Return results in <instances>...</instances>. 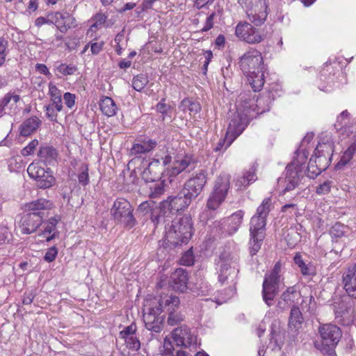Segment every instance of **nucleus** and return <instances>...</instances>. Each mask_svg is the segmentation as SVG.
<instances>
[{"instance_id": "nucleus-1", "label": "nucleus", "mask_w": 356, "mask_h": 356, "mask_svg": "<svg viewBox=\"0 0 356 356\" xmlns=\"http://www.w3.org/2000/svg\"><path fill=\"white\" fill-rule=\"evenodd\" d=\"M242 72L254 92L259 91L264 84V65L261 54L252 49L245 53L239 60Z\"/></svg>"}, {"instance_id": "nucleus-2", "label": "nucleus", "mask_w": 356, "mask_h": 356, "mask_svg": "<svg viewBox=\"0 0 356 356\" xmlns=\"http://www.w3.org/2000/svg\"><path fill=\"white\" fill-rule=\"evenodd\" d=\"M270 207L271 198H265L258 207L256 213L250 220V241L249 243V249L252 256L258 252L265 238L266 218L270 211Z\"/></svg>"}, {"instance_id": "nucleus-3", "label": "nucleus", "mask_w": 356, "mask_h": 356, "mask_svg": "<svg viewBox=\"0 0 356 356\" xmlns=\"http://www.w3.org/2000/svg\"><path fill=\"white\" fill-rule=\"evenodd\" d=\"M166 218L165 225V242L173 246L186 244L192 236L193 224L191 218L184 216L179 219L171 220Z\"/></svg>"}, {"instance_id": "nucleus-4", "label": "nucleus", "mask_w": 356, "mask_h": 356, "mask_svg": "<svg viewBox=\"0 0 356 356\" xmlns=\"http://www.w3.org/2000/svg\"><path fill=\"white\" fill-rule=\"evenodd\" d=\"M305 158L306 156L304 154L302 161L294 159L286 167L285 179L286 186L283 191L284 193L293 190L302 182L305 175V171L302 166V162ZM321 172V170L318 169L317 165L314 163L313 157H311L307 168L306 175L310 179H314Z\"/></svg>"}, {"instance_id": "nucleus-5", "label": "nucleus", "mask_w": 356, "mask_h": 356, "mask_svg": "<svg viewBox=\"0 0 356 356\" xmlns=\"http://www.w3.org/2000/svg\"><path fill=\"white\" fill-rule=\"evenodd\" d=\"M237 103L236 112L230 115V121L227 130V139L228 140L227 147L229 146L243 133L250 119L253 118L250 106H252L254 102L250 106L241 104L239 100Z\"/></svg>"}, {"instance_id": "nucleus-6", "label": "nucleus", "mask_w": 356, "mask_h": 356, "mask_svg": "<svg viewBox=\"0 0 356 356\" xmlns=\"http://www.w3.org/2000/svg\"><path fill=\"white\" fill-rule=\"evenodd\" d=\"M321 343H315V346L323 353L332 355L334 353V348L338 344L342 337L341 329L333 324H324L318 330Z\"/></svg>"}, {"instance_id": "nucleus-7", "label": "nucleus", "mask_w": 356, "mask_h": 356, "mask_svg": "<svg viewBox=\"0 0 356 356\" xmlns=\"http://www.w3.org/2000/svg\"><path fill=\"white\" fill-rule=\"evenodd\" d=\"M133 211L134 207L124 198L116 199L111 209V214L114 220L127 229L132 228L137 222Z\"/></svg>"}, {"instance_id": "nucleus-8", "label": "nucleus", "mask_w": 356, "mask_h": 356, "mask_svg": "<svg viewBox=\"0 0 356 356\" xmlns=\"http://www.w3.org/2000/svg\"><path fill=\"white\" fill-rule=\"evenodd\" d=\"M282 264L277 261L272 271L266 274L262 284V298L268 306L273 305L275 298L279 293Z\"/></svg>"}, {"instance_id": "nucleus-9", "label": "nucleus", "mask_w": 356, "mask_h": 356, "mask_svg": "<svg viewBox=\"0 0 356 356\" xmlns=\"http://www.w3.org/2000/svg\"><path fill=\"white\" fill-rule=\"evenodd\" d=\"M192 201L183 190L176 196H169L167 200L162 201L159 204V211L163 216V222H166V218H171L170 215L188 207Z\"/></svg>"}, {"instance_id": "nucleus-10", "label": "nucleus", "mask_w": 356, "mask_h": 356, "mask_svg": "<svg viewBox=\"0 0 356 356\" xmlns=\"http://www.w3.org/2000/svg\"><path fill=\"white\" fill-rule=\"evenodd\" d=\"M230 175L227 174H221L216 178L207 203L209 209L216 210L224 202L230 188Z\"/></svg>"}, {"instance_id": "nucleus-11", "label": "nucleus", "mask_w": 356, "mask_h": 356, "mask_svg": "<svg viewBox=\"0 0 356 356\" xmlns=\"http://www.w3.org/2000/svg\"><path fill=\"white\" fill-rule=\"evenodd\" d=\"M162 301L160 298H155L152 305L148 308V312L144 313L143 321L145 327L150 331L156 333L160 332L163 330V316L162 313Z\"/></svg>"}, {"instance_id": "nucleus-12", "label": "nucleus", "mask_w": 356, "mask_h": 356, "mask_svg": "<svg viewBox=\"0 0 356 356\" xmlns=\"http://www.w3.org/2000/svg\"><path fill=\"white\" fill-rule=\"evenodd\" d=\"M238 259L231 255L222 254L220 256V268L218 280L222 284H235V279L238 273Z\"/></svg>"}, {"instance_id": "nucleus-13", "label": "nucleus", "mask_w": 356, "mask_h": 356, "mask_svg": "<svg viewBox=\"0 0 356 356\" xmlns=\"http://www.w3.org/2000/svg\"><path fill=\"white\" fill-rule=\"evenodd\" d=\"M160 301H162V312L165 309L168 313L167 323L169 325L174 326L181 323L185 318L184 314L178 312L177 309L180 305L179 298L175 296H168L159 297Z\"/></svg>"}, {"instance_id": "nucleus-14", "label": "nucleus", "mask_w": 356, "mask_h": 356, "mask_svg": "<svg viewBox=\"0 0 356 356\" xmlns=\"http://www.w3.org/2000/svg\"><path fill=\"white\" fill-rule=\"evenodd\" d=\"M208 179V172L201 169L186 180L182 189L193 200L200 195Z\"/></svg>"}, {"instance_id": "nucleus-15", "label": "nucleus", "mask_w": 356, "mask_h": 356, "mask_svg": "<svg viewBox=\"0 0 356 356\" xmlns=\"http://www.w3.org/2000/svg\"><path fill=\"white\" fill-rule=\"evenodd\" d=\"M244 212L239 210L227 218L222 219L219 222H215V228L216 232L220 234L232 235L235 233L240 227L243 219Z\"/></svg>"}, {"instance_id": "nucleus-16", "label": "nucleus", "mask_w": 356, "mask_h": 356, "mask_svg": "<svg viewBox=\"0 0 356 356\" xmlns=\"http://www.w3.org/2000/svg\"><path fill=\"white\" fill-rule=\"evenodd\" d=\"M334 312L337 321L344 326L353 323L355 320L354 309L350 301L341 300L334 303Z\"/></svg>"}, {"instance_id": "nucleus-17", "label": "nucleus", "mask_w": 356, "mask_h": 356, "mask_svg": "<svg viewBox=\"0 0 356 356\" xmlns=\"http://www.w3.org/2000/svg\"><path fill=\"white\" fill-rule=\"evenodd\" d=\"M236 35L242 40L251 44L261 42L264 38L258 29L248 22L239 23L236 26Z\"/></svg>"}, {"instance_id": "nucleus-18", "label": "nucleus", "mask_w": 356, "mask_h": 356, "mask_svg": "<svg viewBox=\"0 0 356 356\" xmlns=\"http://www.w3.org/2000/svg\"><path fill=\"white\" fill-rule=\"evenodd\" d=\"M248 96V95L246 93L241 94L238 100L241 104H247L248 106H250V104H252V103L254 102L253 106L251 107L250 106V111H251V114L253 115V118L259 114H261L269 111L270 97H260L255 99V95L252 98H250Z\"/></svg>"}, {"instance_id": "nucleus-19", "label": "nucleus", "mask_w": 356, "mask_h": 356, "mask_svg": "<svg viewBox=\"0 0 356 356\" xmlns=\"http://www.w3.org/2000/svg\"><path fill=\"white\" fill-rule=\"evenodd\" d=\"M341 283L348 297L356 299V262L345 269L342 274Z\"/></svg>"}, {"instance_id": "nucleus-20", "label": "nucleus", "mask_w": 356, "mask_h": 356, "mask_svg": "<svg viewBox=\"0 0 356 356\" xmlns=\"http://www.w3.org/2000/svg\"><path fill=\"white\" fill-rule=\"evenodd\" d=\"M44 222V218L38 214L26 213L19 221V227L24 234H30L36 232Z\"/></svg>"}, {"instance_id": "nucleus-21", "label": "nucleus", "mask_w": 356, "mask_h": 356, "mask_svg": "<svg viewBox=\"0 0 356 356\" xmlns=\"http://www.w3.org/2000/svg\"><path fill=\"white\" fill-rule=\"evenodd\" d=\"M137 211L144 216L149 217L155 226L160 222H163V216L159 211V207H156L154 202L145 201L142 202L138 207Z\"/></svg>"}, {"instance_id": "nucleus-22", "label": "nucleus", "mask_w": 356, "mask_h": 356, "mask_svg": "<svg viewBox=\"0 0 356 356\" xmlns=\"http://www.w3.org/2000/svg\"><path fill=\"white\" fill-rule=\"evenodd\" d=\"M53 20H54L55 25L61 33H66L68 29L77 26L75 17L67 11L55 13Z\"/></svg>"}, {"instance_id": "nucleus-23", "label": "nucleus", "mask_w": 356, "mask_h": 356, "mask_svg": "<svg viewBox=\"0 0 356 356\" xmlns=\"http://www.w3.org/2000/svg\"><path fill=\"white\" fill-rule=\"evenodd\" d=\"M196 165L197 160L193 156L188 154L178 156L173 162L171 175H177L186 170L190 172L196 168Z\"/></svg>"}, {"instance_id": "nucleus-24", "label": "nucleus", "mask_w": 356, "mask_h": 356, "mask_svg": "<svg viewBox=\"0 0 356 356\" xmlns=\"http://www.w3.org/2000/svg\"><path fill=\"white\" fill-rule=\"evenodd\" d=\"M21 97L18 95L8 92L0 101V117L4 114L13 115L17 112V103Z\"/></svg>"}, {"instance_id": "nucleus-25", "label": "nucleus", "mask_w": 356, "mask_h": 356, "mask_svg": "<svg viewBox=\"0 0 356 356\" xmlns=\"http://www.w3.org/2000/svg\"><path fill=\"white\" fill-rule=\"evenodd\" d=\"M172 336L177 346L187 348L194 343V337L189 328L186 325L174 329Z\"/></svg>"}, {"instance_id": "nucleus-26", "label": "nucleus", "mask_w": 356, "mask_h": 356, "mask_svg": "<svg viewBox=\"0 0 356 356\" xmlns=\"http://www.w3.org/2000/svg\"><path fill=\"white\" fill-rule=\"evenodd\" d=\"M163 168L159 159H153L142 172V179L147 183L160 180Z\"/></svg>"}, {"instance_id": "nucleus-27", "label": "nucleus", "mask_w": 356, "mask_h": 356, "mask_svg": "<svg viewBox=\"0 0 356 356\" xmlns=\"http://www.w3.org/2000/svg\"><path fill=\"white\" fill-rule=\"evenodd\" d=\"M303 323L304 318L300 308L296 305H293L291 309L289 316V330L294 333H298L302 327Z\"/></svg>"}, {"instance_id": "nucleus-28", "label": "nucleus", "mask_w": 356, "mask_h": 356, "mask_svg": "<svg viewBox=\"0 0 356 356\" xmlns=\"http://www.w3.org/2000/svg\"><path fill=\"white\" fill-rule=\"evenodd\" d=\"M157 145V141L151 138H144L139 143L133 145L130 149L129 155L138 156L141 154H145L153 150Z\"/></svg>"}, {"instance_id": "nucleus-29", "label": "nucleus", "mask_w": 356, "mask_h": 356, "mask_svg": "<svg viewBox=\"0 0 356 356\" xmlns=\"http://www.w3.org/2000/svg\"><path fill=\"white\" fill-rule=\"evenodd\" d=\"M52 208V203L46 199H39L26 205L28 213H35L44 218L45 211Z\"/></svg>"}, {"instance_id": "nucleus-30", "label": "nucleus", "mask_w": 356, "mask_h": 356, "mask_svg": "<svg viewBox=\"0 0 356 356\" xmlns=\"http://www.w3.org/2000/svg\"><path fill=\"white\" fill-rule=\"evenodd\" d=\"M172 286L175 291L184 292L187 289L188 276L187 272L182 268L177 269L172 275Z\"/></svg>"}, {"instance_id": "nucleus-31", "label": "nucleus", "mask_w": 356, "mask_h": 356, "mask_svg": "<svg viewBox=\"0 0 356 356\" xmlns=\"http://www.w3.org/2000/svg\"><path fill=\"white\" fill-rule=\"evenodd\" d=\"M326 145L318 144L314 150V155L312 157L314 159V163L317 165L318 169L321 172L325 170L330 164L331 158H329V153L327 154L324 153V146Z\"/></svg>"}, {"instance_id": "nucleus-32", "label": "nucleus", "mask_w": 356, "mask_h": 356, "mask_svg": "<svg viewBox=\"0 0 356 356\" xmlns=\"http://www.w3.org/2000/svg\"><path fill=\"white\" fill-rule=\"evenodd\" d=\"M41 124V120L36 116L26 119L19 126V133L22 136H29L35 133Z\"/></svg>"}, {"instance_id": "nucleus-33", "label": "nucleus", "mask_w": 356, "mask_h": 356, "mask_svg": "<svg viewBox=\"0 0 356 356\" xmlns=\"http://www.w3.org/2000/svg\"><path fill=\"white\" fill-rule=\"evenodd\" d=\"M38 156L45 165H54L56 161L58 152L53 147H41L38 152Z\"/></svg>"}, {"instance_id": "nucleus-34", "label": "nucleus", "mask_w": 356, "mask_h": 356, "mask_svg": "<svg viewBox=\"0 0 356 356\" xmlns=\"http://www.w3.org/2000/svg\"><path fill=\"white\" fill-rule=\"evenodd\" d=\"M99 107L102 112L108 117H111L116 114L117 106L109 97H104L100 101Z\"/></svg>"}, {"instance_id": "nucleus-35", "label": "nucleus", "mask_w": 356, "mask_h": 356, "mask_svg": "<svg viewBox=\"0 0 356 356\" xmlns=\"http://www.w3.org/2000/svg\"><path fill=\"white\" fill-rule=\"evenodd\" d=\"M147 188L149 190L148 195L152 199L161 197L165 191L164 181L161 180L148 183Z\"/></svg>"}, {"instance_id": "nucleus-36", "label": "nucleus", "mask_w": 356, "mask_h": 356, "mask_svg": "<svg viewBox=\"0 0 356 356\" xmlns=\"http://www.w3.org/2000/svg\"><path fill=\"white\" fill-rule=\"evenodd\" d=\"M49 95L51 97V101L53 106L58 112H60L63 109L61 92L60 90L53 83L49 84Z\"/></svg>"}, {"instance_id": "nucleus-37", "label": "nucleus", "mask_w": 356, "mask_h": 356, "mask_svg": "<svg viewBox=\"0 0 356 356\" xmlns=\"http://www.w3.org/2000/svg\"><path fill=\"white\" fill-rule=\"evenodd\" d=\"M294 263L300 268V272L303 275H313L314 274V268L313 266L309 263L305 264L300 253H296L293 257Z\"/></svg>"}, {"instance_id": "nucleus-38", "label": "nucleus", "mask_w": 356, "mask_h": 356, "mask_svg": "<svg viewBox=\"0 0 356 356\" xmlns=\"http://www.w3.org/2000/svg\"><path fill=\"white\" fill-rule=\"evenodd\" d=\"M35 181L36 186L40 188H48L52 186L55 179L52 175V171L50 168H47L44 175H42L40 177L38 178Z\"/></svg>"}, {"instance_id": "nucleus-39", "label": "nucleus", "mask_w": 356, "mask_h": 356, "mask_svg": "<svg viewBox=\"0 0 356 356\" xmlns=\"http://www.w3.org/2000/svg\"><path fill=\"white\" fill-rule=\"evenodd\" d=\"M163 351L161 356H186V353L183 350H177L176 355L174 354V346L170 339H165L163 342Z\"/></svg>"}, {"instance_id": "nucleus-40", "label": "nucleus", "mask_w": 356, "mask_h": 356, "mask_svg": "<svg viewBox=\"0 0 356 356\" xmlns=\"http://www.w3.org/2000/svg\"><path fill=\"white\" fill-rule=\"evenodd\" d=\"M46 171L47 170L37 163H31L27 168L29 175L34 180L38 179V178L40 177L42 175H44Z\"/></svg>"}, {"instance_id": "nucleus-41", "label": "nucleus", "mask_w": 356, "mask_h": 356, "mask_svg": "<svg viewBox=\"0 0 356 356\" xmlns=\"http://www.w3.org/2000/svg\"><path fill=\"white\" fill-rule=\"evenodd\" d=\"M149 83L148 77L145 74H140L133 78L132 86L136 91H141Z\"/></svg>"}, {"instance_id": "nucleus-42", "label": "nucleus", "mask_w": 356, "mask_h": 356, "mask_svg": "<svg viewBox=\"0 0 356 356\" xmlns=\"http://www.w3.org/2000/svg\"><path fill=\"white\" fill-rule=\"evenodd\" d=\"M181 106L188 108L190 113L193 114H196L201 111V106L198 102L188 98H185L181 101Z\"/></svg>"}, {"instance_id": "nucleus-43", "label": "nucleus", "mask_w": 356, "mask_h": 356, "mask_svg": "<svg viewBox=\"0 0 356 356\" xmlns=\"http://www.w3.org/2000/svg\"><path fill=\"white\" fill-rule=\"evenodd\" d=\"M356 151V146L354 145H350L343 154L338 165H345L352 159Z\"/></svg>"}, {"instance_id": "nucleus-44", "label": "nucleus", "mask_w": 356, "mask_h": 356, "mask_svg": "<svg viewBox=\"0 0 356 356\" xmlns=\"http://www.w3.org/2000/svg\"><path fill=\"white\" fill-rule=\"evenodd\" d=\"M297 293L296 286L288 287L281 295L280 299L283 300L285 304L293 302L294 295Z\"/></svg>"}, {"instance_id": "nucleus-45", "label": "nucleus", "mask_w": 356, "mask_h": 356, "mask_svg": "<svg viewBox=\"0 0 356 356\" xmlns=\"http://www.w3.org/2000/svg\"><path fill=\"white\" fill-rule=\"evenodd\" d=\"M79 184L86 186L89 183L88 168L86 164H82L80 167V173L78 175Z\"/></svg>"}, {"instance_id": "nucleus-46", "label": "nucleus", "mask_w": 356, "mask_h": 356, "mask_svg": "<svg viewBox=\"0 0 356 356\" xmlns=\"http://www.w3.org/2000/svg\"><path fill=\"white\" fill-rule=\"evenodd\" d=\"M56 70L64 76L72 75L76 72L77 67L74 65L60 63L56 67Z\"/></svg>"}, {"instance_id": "nucleus-47", "label": "nucleus", "mask_w": 356, "mask_h": 356, "mask_svg": "<svg viewBox=\"0 0 356 356\" xmlns=\"http://www.w3.org/2000/svg\"><path fill=\"white\" fill-rule=\"evenodd\" d=\"M345 226L340 222H336L330 229V234L332 238H339L345 233Z\"/></svg>"}, {"instance_id": "nucleus-48", "label": "nucleus", "mask_w": 356, "mask_h": 356, "mask_svg": "<svg viewBox=\"0 0 356 356\" xmlns=\"http://www.w3.org/2000/svg\"><path fill=\"white\" fill-rule=\"evenodd\" d=\"M59 219L56 217L50 218L47 222H45L44 228L42 232V234H51L56 229V225Z\"/></svg>"}, {"instance_id": "nucleus-49", "label": "nucleus", "mask_w": 356, "mask_h": 356, "mask_svg": "<svg viewBox=\"0 0 356 356\" xmlns=\"http://www.w3.org/2000/svg\"><path fill=\"white\" fill-rule=\"evenodd\" d=\"M194 256L192 248L185 252L180 259L181 265L190 266L194 264Z\"/></svg>"}, {"instance_id": "nucleus-50", "label": "nucleus", "mask_w": 356, "mask_h": 356, "mask_svg": "<svg viewBox=\"0 0 356 356\" xmlns=\"http://www.w3.org/2000/svg\"><path fill=\"white\" fill-rule=\"evenodd\" d=\"M127 347L129 349H132L134 350H138L140 348V342L139 339L136 336V334L134 335H132L127 339H124Z\"/></svg>"}, {"instance_id": "nucleus-51", "label": "nucleus", "mask_w": 356, "mask_h": 356, "mask_svg": "<svg viewBox=\"0 0 356 356\" xmlns=\"http://www.w3.org/2000/svg\"><path fill=\"white\" fill-rule=\"evenodd\" d=\"M136 332V325L131 323L130 325L125 327L120 332V337L122 339H127L132 335H134Z\"/></svg>"}, {"instance_id": "nucleus-52", "label": "nucleus", "mask_w": 356, "mask_h": 356, "mask_svg": "<svg viewBox=\"0 0 356 356\" xmlns=\"http://www.w3.org/2000/svg\"><path fill=\"white\" fill-rule=\"evenodd\" d=\"M332 184V181L327 180L324 181L316 188V193L318 195L328 193L330 191Z\"/></svg>"}, {"instance_id": "nucleus-53", "label": "nucleus", "mask_w": 356, "mask_h": 356, "mask_svg": "<svg viewBox=\"0 0 356 356\" xmlns=\"http://www.w3.org/2000/svg\"><path fill=\"white\" fill-rule=\"evenodd\" d=\"M7 47L8 42L3 39L0 38V67L3 65L6 61L7 56Z\"/></svg>"}, {"instance_id": "nucleus-54", "label": "nucleus", "mask_w": 356, "mask_h": 356, "mask_svg": "<svg viewBox=\"0 0 356 356\" xmlns=\"http://www.w3.org/2000/svg\"><path fill=\"white\" fill-rule=\"evenodd\" d=\"M44 111L47 117L53 122H56L57 113L55 106L52 104H49L44 106Z\"/></svg>"}, {"instance_id": "nucleus-55", "label": "nucleus", "mask_w": 356, "mask_h": 356, "mask_svg": "<svg viewBox=\"0 0 356 356\" xmlns=\"http://www.w3.org/2000/svg\"><path fill=\"white\" fill-rule=\"evenodd\" d=\"M38 145V140L36 139L33 140L22 150V154L24 156L31 155L33 153Z\"/></svg>"}, {"instance_id": "nucleus-56", "label": "nucleus", "mask_w": 356, "mask_h": 356, "mask_svg": "<svg viewBox=\"0 0 356 356\" xmlns=\"http://www.w3.org/2000/svg\"><path fill=\"white\" fill-rule=\"evenodd\" d=\"M58 254V249L55 246H52L47 250L44 259L47 262L54 261Z\"/></svg>"}, {"instance_id": "nucleus-57", "label": "nucleus", "mask_w": 356, "mask_h": 356, "mask_svg": "<svg viewBox=\"0 0 356 356\" xmlns=\"http://www.w3.org/2000/svg\"><path fill=\"white\" fill-rule=\"evenodd\" d=\"M197 289L199 291L198 294L202 296L209 294L210 291L212 290L211 285L205 282H201L198 284Z\"/></svg>"}, {"instance_id": "nucleus-58", "label": "nucleus", "mask_w": 356, "mask_h": 356, "mask_svg": "<svg viewBox=\"0 0 356 356\" xmlns=\"http://www.w3.org/2000/svg\"><path fill=\"white\" fill-rule=\"evenodd\" d=\"M244 177L246 179V181H248V184H250L252 182L257 180V177L256 175V168L255 166H252L248 171H247L244 175Z\"/></svg>"}, {"instance_id": "nucleus-59", "label": "nucleus", "mask_w": 356, "mask_h": 356, "mask_svg": "<svg viewBox=\"0 0 356 356\" xmlns=\"http://www.w3.org/2000/svg\"><path fill=\"white\" fill-rule=\"evenodd\" d=\"M216 16V13H211L206 19L204 27L202 29V32L210 30L213 26V20Z\"/></svg>"}, {"instance_id": "nucleus-60", "label": "nucleus", "mask_w": 356, "mask_h": 356, "mask_svg": "<svg viewBox=\"0 0 356 356\" xmlns=\"http://www.w3.org/2000/svg\"><path fill=\"white\" fill-rule=\"evenodd\" d=\"M75 98V95L70 92H65L63 95L65 104L70 108H72V106L74 105Z\"/></svg>"}, {"instance_id": "nucleus-61", "label": "nucleus", "mask_w": 356, "mask_h": 356, "mask_svg": "<svg viewBox=\"0 0 356 356\" xmlns=\"http://www.w3.org/2000/svg\"><path fill=\"white\" fill-rule=\"evenodd\" d=\"M10 232L5 226L0 227V243H4L9 241Z\"/></svg>"}, {"instance_id": "nucleus-62", "label": "nucleus", "mask_w": 356, "mask_h": 356, "mask_svg": "<svg viewBox=\"0 0 356 356\" xmlns=\"http://www.w3.org/2000/svg\"><path fill=\"white\" fill-rule=\"evenodd\" d=\"M157 0H143L140 7V10H138V14L142 12L147 11L149 9H152L154 3ZM138 9H139V8Z\"/></svg>"}, {"instance_id": "nucleus-63", "label": "nucleus", "mask_w": 356, "mask_h": 356, "mask_svg": "<svg viewBox=\"0 0 356 356\" xmlns=\"http://www.w3.org/2000/svg\"><path fill=\"white\" fill-rule=\"evenodd\" d=\"M104 45V42H96L90 43V50L92 54L97 55L102 50V48Z\"/></svg>"}, {"instance_id": "nucleus-64", "label": "nucleus", "mask_w": 356, "mask_h": 356, "mask_svg": "<svg viewBox=\"0 0 356 356\" xmlns=\"http://www.w3.org/2000/svg\"><path fill=\"white\" fill-rule=\"evenodd\" d=\"M156 111L162 114H167L170 109V106L164 103V99H162L156 105Z\"/></svg>"}]
</instances>
